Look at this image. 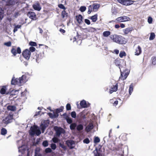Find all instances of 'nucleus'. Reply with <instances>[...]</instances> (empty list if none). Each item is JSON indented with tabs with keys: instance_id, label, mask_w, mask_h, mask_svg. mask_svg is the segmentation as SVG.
I'll use <instances>...</instances> for the list:
<instances>
[{
	"instance_id": "obj_1",
	"label": "nucleus",
	"mask_w": 156,
	"mask_h": 156,
	"mask_svg": "<svg viewBox=\"0 0 156 156\" xmlns=\"http://www.w3.org/2000/svg\"><path fill=\"white\" fill-rule=\"evenodd\" d=\"M122 62L126 66V61L124 59H116L115 60V64L116 66H119V69H120L121 73L120 76L119 77V79H121L122 80H126L129 75V71L128 69H126L125 70L122 72L121 69V67H122V66H121V63Z\"/></svg>"
},
{
	"instance_id": "obj_2",
	"label": "nucleus",
	"mask_w": 156,
	"mask_h": 156,
	"mask_svg": "<svg viewBox=\"0 0 156 156\" xmlns=\"http://www.w3.org/2000/svg\"><path fill=\"white\" fill-rule=\"evenodd\" d=\"M7 88L6 86H3L0 90V93L2 94L7 95V97L9 98H17V96L16 95L18 94V92L19 91V90H14L12 88H10L9 91H7Z\"/></svg>"
},
{
	"instance_id": "obj_3",
	"label": "nucleus",
	"mask_w": 156,
	"mask_h": 156,
	"mask_svg": "<svg viewBox=\"0 0 156 156\" xmlns=\"http://www.w3.org/2000/svg\"><path fill=\"white\" fill-rule=\"evenodd\" d=\"M110 38L113 40V41L120 44H125L126 43V39L121 36L117 35H111Z\"/></svg>"
},
{
	"instance_id": "obj_4",
	"label": "nucleus",
	"mask_w": 156,
	"mask_h": 156,
	"mask_svg": "<svg viewBox=\"0 0 156 156\" xmlns=\"http://www.w3.org/2000/svg\"><path fill=\"white\" fill-rule=\"evenodd\" d=\"M70 128L72 130L80 131L83 129V125L82 124H77L76 123L73 122L70 125Z\"/></svg>"
},
{
	"instance_id": "obj_5",
	"label": "nucleus",
	"mask_w": 156,
	"mask_h": 156,
	"mask_svg": "<svg viewBox=\"0 0 156 156\" xmlns=\"http://www.w3.org/2000/svg\"><path fill=\"white\" fill-rule=\"evenodd\" d=\"M13 120L15 121V119L13 118V114L10 113L7 116L2 120V122L4 124L7 125L12 122Z\"/></svg>"
},
{
	"instance_id": "obj_6",
	"label": "nucleus",
	"mask_w": 156,
	"mask_h": 156,
	"mask_svg": "<svg viewBox=\"0 0 156 156\" xmlns=\"http://www.w3.org/2000/svg\"><path fill=\"white\" fill-rule=\"evenodd\" d=\"M130 20V18L127 16H123L118 17L114 20L110 21L109 23L114 22L116 23H118L129 21Z\"/></svg>"
},
{
	"instance_id": "obj_7",
	"label": "nucleus",
	"mask_w": 156,
	"mask_h": 156,
	"mask_svg": "<svg viewBox=\"0 0 156 156\" xmlns=\"http://www.w3.org/2000/svg\"><path fill=\"white\" fill-rule=\"evenodd\" d=\"M54 129L55 131V135L57 136L60 137L62 134L66 133L65 130L61 127L56 126L54 127Z\"/></svg>"
},
{
	"instance_id": "obj_8",
	"label": "nucleus",
	"mask_w": 156,
	"mask_h": 156,
	"mask_svg": "<svg viewBox=\"0 0 156 156\" xmlns=\"http://www.w3.org/2000/svg\"><path fill=\"white\" fill-rule=\"evenodd\" d=\"M31 54V52L29 51L28 49H26L22 52V55L26 59L28 60L30 58Z\"/></svg>"
},
{
	"instance_id": "obj_9",
	"label": "nucleus",
	"mask_w": 156,
	"mask_h": 156,
	"mask_svg": "<svg viewBox=\"0 0 156 156\" xmlns=\"http://www.w3.org/2000/svg\"><path fill=\"white\" fill-rule=\"evenodd\" d=\"M102 146L100 144L97 147H96L95 150L93 152L94 154L95 155H103L101 153L102 152Z\"/></svg>"
},
{
	"instance_id": "obj_10",
	"label": "nucleus",
	"mask_w": 156,
	"mask_h": 156,
	"mask_svg": "<svg viewBox=\"0 0 156 156\" xmlns=\"http://www.w3.org/2000/svg\"><path fill=\"white\" fill-rule=\"evenodd\" d=\"M66 144L70 149L74 148L75 147V142L72 140H67L66 141Z\"/></svg>"
},
{
	"instance_id": "obj_11",
	"label": "nucleus",
	"mask_w": 156,
	"mask_h": 156,
	"mask_svg": "<svg viewBox=\"0 0 156 156\" xmlns=\"http://www.w3.org/2000/svg\"><path fill=\"white\" fill-rule=\"evenodd\" d=\"M12 47L11 50V52L13 56H15L16 54H20L21 53V50L20 47H18L16 49L13 46Z\"/></svg>"
},
{
	"instance_id": "obj_12",
	"label": "nucleus",
	"mask_w": 156,
	"mask_h": 156,
	"mask_svg": "<svg viewBox=\"0 0 156 156\" xmlns=\"http://www.w3.org/2000/svg\"><path fill=\"white\" fill-rule=\"evenodd\" d=\"M27 16L32 20H36L37 19L36 15L35 13L32 11H29L27 14Z\"/></svg>"
},
{
	"instance_id": "obj_13",
	"label": "nucleus",
	"mask_w": 156,
	"mask_h": 156,
	"mask_svg": "<svg viewBox=\"0 0 156 156\" xmlns=\"http://www.w3.org/2000/svg\"><path fill=\"white\" fill-rule=\"evenodd\" d=\"M77 118L78 119L81 120L86 118V115L84 111L79 113L77 115Z\"/></svg>"
},
{
	"instance_id": "obj_14",
	"label": "nucleus",
	"mask_w": 156,
	"mask_h": 156,
	"mask_svg": "<svg viewBox=\"0 0 156 156\" xmlns=\"http://www.w3.org/2000/svg\"><path fill=\"white\" fill-rule=\"evenodd\" d=\"M16 3L15 0H7L6 2L5 6L9 7L13 6Z\"/></svg>"
},
{
	"instance_id": "obj_15",
	"label": "nucleus",
	"mask_w": 156,
	"mask_h": 156,
	"mask_svg": "<svg viewBox=\"0 0 156 156\" xmlns=\"http://www.w3.org/2000/svg\"><path fill=\"white\" fill-rule=\"evenodd\" d=\"M75 18L78 23L80 25L83 23V17L81 14H79L78 15H76L75 16Z\"/></svg>"
},
{
	"instance_id": "obj_16",
	"label": "nucleus",
	"mask_w": 156,
	"mask_h": 156,
	"mask_svg": "<svg viewBox=\"0 0 156 156\" xmlns=\"http://www.w3.org/2000/svg\"><path fill=\"white\" fill-rule=\"evenodd\" d=\"M80 105L82 108H87L89 107L90 104L89 103H87L86 101L83 100L80 101Z\"/></svg>"
},
{
	"instance_id": "obj_17",
	"label": "nucleus",
	"mask_w": 156,
	"mask_h": 156,
	"mask_svg": "<svg viewBox=\"0 0 156 156\" xmlns=\"http://www.w3.org/2000/svg\"><path fill=\"white\" fill-rule=\"evenodd\" d=\"M11 84L12 85H20V81L18 78L15 79L14 76H13L11 81Z\"/></svg>"
},
{
	"instance_id": "obj_18",
	"label": "nucleus",
	"mask_w": 156,
	"mask_h": 156,
	"mask_svg": "<svg viewBox=\"0 0 156 156\" xmlns=\"http://www.w3.org/2000/svg\"><path fill=\"white\" fill-rule=\"evenodd\" d=\"M32 7L35 10L40 11L41 9V7L39 3H36L33 4Z\"/></svg>"
},
{
	"instance_id": "obj_19",
	"label": "nucleus",
	"mask_w": 156,
	"mask_h": 156,
	"mask_svg": "<svg viewBox=\"0 0 156 156\" xmlns=\"http://www.w3.org/2000/svg\"><path fill=\"white\" fill-rule=\"evenodd\" d=\"M134 1L132 0H124L122 5H130L133 4Z\"/></svg>"
},
{
	"instance_id": "obj_20",
	"label": "nucleus",
	"mask_w": 156,
	"mask_h": 156,
	"mask_svg": "<svg viewBox=\"0 0 156 156\" xmlns=\"http://www.w3.org/2000/svg\"><path fill=\"white\" fill-rule=\"evenodd\" d=\"M86 30L89 32H94L95 33L98 30H99L100 29L98 28L96 29L95 28L90 27L88 28H86Z\"/></svg>"
},
{
	"instance_id": "obj_21",
	"label": "nucleus",
	"mask_w": 156,
	"mask_h": 156,
	"mask_svg": "<svg viewBox=\"0 0 156 156\" xmlns=\"http://www.w3.org/2000/svg\"><path fill=\"white\" fill-rule=\"evenodd\" d=\"M98 14H96L93 16L89 17L88 18L92 20L93 22H95L98 19Z\"/></svg>"
},
{
	"instance_id": "obj_22",
	"label": "nucleus",
	"mask_w": 156,
	"mask_h": 156,
	"mask_svg": "<svg viewBox=\"0 0 156 156\" xmlns=\"http://www.w3.org/2000/svg\"><path fill=\"white\" fill-rule=\"evenodd\" d=\"M59 137L56 136H54L53 138L52 139V141L54 143H58V144L59 142H60V140L59 138Z\"/></svg>"
},
{
	"instance_id": "obj_23",
	"label": "nucleus",
	"mask_w": 156,
	"mask_h": 156,
	"mask_svg": "<svg viewBox=\"0 0 156 156\" xmlns=\"http://www.w3.org/2000/svg\"><path fill=\"white\" fill-rule=\"evenodd\" d=\"M141 52L142 51L141 48L140 46H138L137 48L136 49V51L135 52V54L136 55H139L141 53Z\"/></svg>"
},
{
	"instance_id": "obj_24",
	"label": "nucleus",
	"mask_w": 156,
	"mask_h": 156,
	"mask_svg": "<svg viewBox=\"0 0 156 156\" xmlns=\"http://www.w3.org/2000/svg\"><path fill=\"white\" fill-rule=\"evenodd\" d=\"M58 145L59 147H61V148L63 149V150L66 151L67 150V147L64 145L63 142H59L58 144Z\"/></svg>"
},
{
	"instance_id": "obj_25",
	"label": "nucleus",
	"mask_w": 156,
	"mask_h": 156,
	"mask_svg": "<svg viewBox=\"0 0 156 156\" xmlns=\"http://www.w3.org/2000/svg\"><path fill=\"white\" fill-rule=\"evenodd\" d=\"M35 132V134L37 136H39L41 133V132L40 128L37 127L36 128H34Z\"/></svg>"
},
{
	"instance_id": "obj_26",
	"label": "nucleus",
	"mask_w": 156,
	"mask_h": 156,
	"mask_svg": "<svg viewBox=\"0 0 156 156\" xmlns=\"http://www.w3.org/2000/svg\"><path fill=\"white\" fill-rule=\"evenodd\" d=\"M132 27H128L123 30L124 33L125 34H128L129 32L133 30Z\"/></svg>"
},
{
	"instance_id": "obj_27",
	"label": "nucleus",
	"mask_w": 156,
	"mask_h": 156,
	"mask_svg": "<svg viewBox=\"0 0 156 156\" xmlns=\"http://www.w3.org/2000/svg\"><path fill=\"white\" fill-rule=\"evenodd\" d=\"M4 12L2 7H0V21H1L4 18Z\"/></svg>"
},
{
	"instance_id": "obj_28",
	"label": "nucleus",
	"mask_w": 156,
	"mask_h": 156,
	"mask_svg": "<svg viewBox=\"0 0 156 156\" xmlns=\"http://www.w3.org/2000/svg\"><path fill=\"white\" fill-rule=\"evenodd\" d=\"M16 107L14 105H8L7 107V109L8 110L14 111L16 110Z\"/></svg>"
},
{
	"instance_id": "obj_29",
	"label": "nucleus",
	"mask_w": 156,
	"mask_h": 156,
	"mask_svg": "<svg viewBox=\"0 0 156 156\" xmlns=\"http://www.w3.org/2000/svg\"><path fill=\"white\" fill-rule=\"evenodd\" d=\"M14 27L13 30V32L15 33L16 31H17L18 30V29L19 28H20L21 27V25L17 24V25H14Z\"/></svg>"
},
{
	"instance_id": "obj_30",
	"label": "nucleus",
	"mask_w": 156,
	"mask_h": 156,
	"mask_svg": "<svg viewBox=\"0 0 156 156\" xmlns=\"http://www.w3.org/2000/svg\"><path fill=\"white\" fill-rule=\"evenodd\" d=\"M93 128V126L92 125L89 124L86 127L85 129L87 132H90Z\"/></svg>"
},
{
	"instance_id": "obj_31",
	"label": "nucleus",
	"mask_w": 156,
	"mask_h": 156,
	"mask_svg": "<svg viewBox=\"0 0 156 156\" xmlns=\"http://www.w3.org/2000/svg\"><path fill=\"white\" fill-rule=\"evenodd\" d=\"M61 16L62 18L65 17L67 18L68 16V13L65 10H63L62 12Z\"/></svg>"
},
{
	"instance_id": "obj_32",
	"label": "nucleus",
	"mask_w": 156,
	"mask_h": 156,
	"mask_svg": "<svg viewBox=\"0 0 156 156\" xmlns=\"http://www.w3.org/2000/svg\"><path fill=\"white\" fill-rule=\"evenodd\" d=\"M65 119L66 120L67 122L70 125L72 124L73 123V119L70 117H68L67 118H65Z\"/></svg>"
},
{
	"instance_id": "obj_33",
	"label": "nucleus",
	"mask_w": 156,
	"mask_h": 156,
	"mask_svg": "<svg viewBox=\"0 0 156 156\" xmlns=\"http://www.w3.org/2000/svg\"><path fill=\"white\" fill-rule=\"evenodd\" d=\"M111 34V32L109 31H104L103 33V35L104 37H108Z\"/></svg>"
},
{
	"instance_id": "obj_34",
	"label": "nucleus",
	"mask_w": 156,
	"mask_h": 156,
	"mask_svg": "<svg viewBox=\"0 0 156 156\" xmlns=\"http://www.w3.org/2000/svg\"><path fill=\"white\" fill-rule=\"evenodd\" d=\"M29 133L30 135L32 137L35 135V132L34 128H33L32 129V128L31 127L30 128V131H29Z\"/></svg>"
},
{
	"instance_id": "obj_35",
	"label": "nucleus",
	"mask_w": 156,
	"mask_h": 156,
	"mask_svg": "<svg viewBox=\"0 0 156 156\" xmlns=\"http://www.w3.org/2000/svg\"><path fill=\"white\" fill-rule=\"evenodd\" d=\"M7 133V130L5 128H2L1 129V134L2 135H5Z\"/></svg>"
},
{
	"instance_id": "obj_36",
	"label": "nucleus",
	"mask_w": 156,
	"mask_h": 156,
	"mask_svg": "<svg viewBox=\"0 0 156 156\" xmlns=\"http://www.w3.org/2000/svg\"><path fill=\"white\" fill-rule=\"evenodd\" d=\"M42 124L45 125L47 127L48 126L50 123V121L48 119L44 120L43 122L41 123Z\"/></svg>"
},
{
	"instance_id": "obj_37",
	"label": "nucleus",
	"mask_w": 156,
	"mask_h": 156,
	"mask_svg": "<svg viewBox=\"0 0 156 156\" xmlns=\"http://www.w3.org/2000/svg\"><path fill=\"white\" fill-rule=\"evenodd\" d=\"M39 150L36 149L35 151L34 156H42V154L39 153Z\"/></svg>"
},
{
	"instance_id": "obj_38",
	"label": "nucleus",
	"mask_w": 156,
	"mask_h": 156,
	"mask_svg": "<svg viewBox=\"0 0 156 156\" xmlns=\"http://www.w3.org/2000/svg\"><path fill=\"white\" fill-rule=\"evenodd\" d=\"M100 141V139L98 136H95L94 138V144H96Z\"/></svg>"
},
{
	"instance_id": "obj_39",
	"label": "nucleus",
	"mask_w": 156,
	"mask_h": 156,
	"mask_svg": "<svg viewBox=\"0 0 156 156\" xmlns=\"http://www.w3.org/2000/svg\"><path fill=\"white\" fill-rule=\"evenodd\" d=\"M93 9L94 10V9H97L98 10V9L100 7V4H98L95 3L93 4Z\"/></svg>"
},
{
	"instance_id": "obj_40",
	"label": "nucleus",
	"mask_w": 156,
	"mask_h": 156,
	"mask_svg": "<svg viewBox=\"0 0 156 156\" xmlns=\"http://www.w3.org/2000/svg\"><path fill=\"white\" fill-rule=\"evenodd\" d=\"M155 35L154 33L153 32H151L149 37V40H153L155 37Z\"/></svg>"
},
{
	"instance_id": "obj_41",
	"label": "nucleus",
	"mask_w": 156,
	"mask_h": 156,
	"mask_svg": "<svg viewBox=\"0 0 156 156\" xmlns=\"http://www.w3.org/2000/svg\"><path fill=\"white\" fill-rule=\"evenodd\" d=\"M29 45L32 47H37V44L36 42L32 41H30L29 42Z\"/></svg>"
},
{
	"instance_id": "obj_42",
	"label": "nucleus",
	"mask_w": 156,
	"mask_h": 156,
	"mask_svg": "<svg viewBox=\"0 0 156 156\" xmlns=\"http://www.w3.org/2000/svg\"><path fill=\"white\" fill-rule=\"evenodd\" d=\"M40 128L41 129V130L42 131V133H43L44 132L45 129L47 128L46 126L41 123V124L40 125Z\"/></svg>"
},
{
	"instance_id": "obj_43",
	"label": "nucleus",
	"mask_w": 156,
	"mask_h": 156,
	"mask_svg": "<svg viewBox=\"0 0 156 156\" xmlns=\"http://www.w3.org/2000/svg\"><path fill=\"white\" fill-rule=\"evenodd\" d=\"M133 89V83H132L129 85V94H131L132 93Z\"/></svg>"
},
{
	"instance_id": "obj_44",
	"label": "nucleus",
	"mask_w": 156,
	"mask_h": 156,
	"mask_svg": "<svg viewBox=\"0 0 156 156\" xmlns=\"http://www.w3.org/2000/svg\"><path fill=\"white\" fill-rule=\"evenodd\" d=\"M42 145L44 147H48V140H44L43 141L42 143Z\"/></svg>"
},
{
	"instance_id": "obj_45",
	"label": "nucleus",
	"mask_w": 156,
	"mask_h": 156,
	"mask_svg": "<svg viewBox=\"0 0 156 156\" xmlns=\"http://www.w3.org/2000/svg\"><path fill=\"white\" fill-rule=\"evenodd\" d=\"M126 55V53L124 51H121L119 54V56L121 58H122L123 56Z\"/></svg>"
},
{
	"instance_id": "obj_46",
	"label": "nucleus",
	"mask_w": 156,
	"mask_h": 156,
	"mask_svg": "<svg viewBox=\"0 0 156 156\" xmlns=\"http://www.w3.org/2000/svg\"><path fill=\"white\" fill-rule=\"evenodd\" d=\"M71 116L73 118H77V115L76 112L75 111H73L71 112L70 113Z\"/></svg>"
},
{
	"instance_id": "obj_47",
	"label": "nucleus",
	"mask_w": 156,
	"mask_h": 156,
	"mask_svg": "<svg viewBox=\"0 0 156 156\" xmlns=\"http://www.w3.org/2000/svg\"><path fill=\"white\" fill-rule=\"evenodd\" d=\"M113 87L111 88L113 89L115 92L116 91L118 90V83H116L115 85H113Z\"/></svg>"
},
{
	"instance_id": "obj_48",
	"label": "nucleus",
	"mask_w": 156,
	"mask_h": 156,
	"mask_svg": "<svg viewBox=\"0 0 156 156\" xmlns=\"http://www.w3.org/2000/svg\"><path fill=\"white\" fill-rule=\"evenodd\" d=\"M58 7L60 9H63V10L66 9V8L62 4H58Z\"/></svg>"
},
{
	"instance_id": "obj_49",
	"label": "nucleus",
	"mask_w": 156,
	"mask_h": 156,
	"mask_svg": "<svg viewBox=\"0 0 156 156\" xmlns=\"http://www.w3.org/2000/svg\"><path fill=\"white\" fill-rule=\"evenodd\" d=\"M50 147L51 150H55L57 147L55 143H52L50 145Z\"/></svg>"
},
{
	"instance_id": "obj_50",
	"label": "nucleus",
	"mask_w": 156,
	"mask_h": 156,
	"mask_svg": "<svg viewBox=\"0 0 156 156\" xmlns=\"http://www.w3.org/2000/svg\"><path fill=\"white\" fill-rule=\"evenodd\" d=\"M86 9V6H81L80 8V10L81 12H83Z\"/></svg>"
},
{
	"instance_id": "obj_51",
	"label": "nucleus",
	"mask_w": 156,
	"mask_h": 156,
	"mask_svg": "<svg viewBox=\"0 0 156 156\" xmlns=\"http://www.w3.org/2000/svg\"><path fill=\"white\" fill-rule=\"evenodd\" d=\"M45 153L48 154L52 152V150L51 149L50 147H48L45 149Z\"/></svg>"
},
{
	"instance_id": "obj_52",
	"label": "nucleus",
	"mask_w": 156,
	"mask_h": 156,
	"mask_svg": "<svg viewBox=\"0 0 156 156\" xmlns=\"http://www.w3.org/2000/svg\"><path fill=\"white\" fill-rule=\"evenodd\" d=\"M147 22L148 23L150 24H151L152 23L153 18L151 16H149L148 17Z\"/></svg>"
},
{
	"instance_id": "obj_53",
	"label": "nucleus",
	"mask_w": 156,
	"mask_h": 156,
	"mask_svg": "<svg viewBox=\"0 0 156 156\" xmlns=\"http://www.w3.org/2000/svg\"><path fill=\"white\" fill-rule=\"evenodd\" d=\"M66 108L67 111H69L71 110V107L69 103L67 104L66 106Z\"/></svg>"
},
{
	"instance_id": "obj_54",
	"label": "nucleus",
	"mask_w": 156,
	"mask_h": 156,
	"mask_svg": "<svg viewBox=\"0 0 156 156\" xmlns=\"http://www.w3.org/2000/svg\"><path fill=\"white\" fill-rule=\"evenodd\" d=\"M92 8L91 5H90L88 7V11L87 12V13L88 14H90L92 12Z\"/></svg>"
},
{
	"instance_id": "obj_55",
	"label": "nucleus",
	"mask_w": 156,
	"mask_h": 156,
	"mask_svg": "<svg viewBox=\"0 0 156 156\" xmlns=\"http://www.w3.org/2000/svg\"><path fill=\"white\" fill-rule=\"evenodd\" d=\"M64 108V107L63 106H61L60 108H58L56 109V110L57 112L58 113L60 112L63 110V109Z\"/></svg>"
},
{
	"instance_id": "obj_56",
	"label": "nucleus",
	"mask_w": 156,
	"mask_h": 156,
	"mask_svg": "<svg viewBox=\"0 0 156 156\" xmlns=\"http://www.w3.org/2000/svg\"><path fill=\"white\" fill-rule=\"evenodd\" d=\"M25 77V76L24 75H23L21 77H20L19 78V81H20V84H21L22 83H23V81L24 80V77Z\"/></svg>"
},
{
	"instance_id": "obj_57",
	"label": "nucleus",
	"mask_w": 156,
	"mask_h": 156,
	"mask_svg": "<svg viewBox=\"0 0 156 156\" xmlns=\"http://www.w3.org/2000/svg\"><path fill=\"white\" fill-rule=\"evenodd\" d=\"M83 142L84 143L88 144L90 143V141L88 138H87L83 140Z\"/></svg>"
},
{
	"instance_id": "obj_58",
	"label": "nucleus",
	"mask_w": 156,
	"mask_h": 156,
	"mask_svg": "<svg viewBox=\"0 0 156 156\" xmlns=\"http://www.w3.org/2000/svg\"><path fill=\"white\" fill-rule=\"evenodd\" d=\"M28 50L31 53V52H32L36 50V49L34 47L31 46L29 48V49Z\"/></svg>"
},
{
	"instance_id": "obj_59",
	"label": "nucleus",
	"mask_w": 156,
	"mask_h": 156,
	"mask_svg": "<svg viewBox=\"0 0 156 156\" xmlns=\"http://www.w3.org/2000/svg\"><path fill=\"white\" fill-rule=\"evenodd\" d=\"M4 45L7 47H10L11 45V42L10 41L5 42L4 43Z\"/></svg>"
},
{
	"instance_id": "obj_60",
	"label": "nucleus",
	"mask_w": 156,
	"mask_h": 156,
	"mask_svg": "<svg viewBox=\"0 0 156 156\" xmlns=\"http://www.w3.org/2000/svg\"><path fill=\"white\" fill-rule=\"evenodd\" d=\"M152 64L153 65H155L156 64V58H152Z\"/></svg>"
},
{
	"instance_id": "obj_61",
	"label": "nucleus",
	"mask_w": 156,
	"mask_h": 156,
	"mask_svg": "<svg viewBox=\"0 0 156 156\" xmlns=\"http://www.w3.org/2000/svg\"><path fill=\"white\" fill-rule=\"evenodd\" d=\"M85 23L87 25H89L90 24V20L88 19H85L84 20Z\"/></svg>"
},
{
	"instance_id": "obj_62",
	"label": "nucleus",
	"mask_w": 156,
	"mask_h": 156,
	"mask_svg": "<svg viewBox=\"0 0 156 156\" xmlns=\"http://www.w3.org/2000/svg\"><path fill=\"white\" fill-rule=\"evenodd\" d=\"M20 14L19 12H16L14 15L13 17L15 18H16L17 17L19 16L20 15Z\"/></svg>"
},
{
	"instance_id": "obj_63",
	"label": "nucleus",
	"mask_w": 156,
	"mask_h": 156,
	"mask_svg": "<svg viewBox=\"0 0 156 156\" xmlns=\"http://www.w3.org/2000/svg\"><path fill=\"white\" fill-rule=\"evenodd\" d=\"M27 92V90L25 89V90L23 92H22L21 93V97H24L25 96V93Z\"/></svg>"
},
{
	"instance_id": "obj_64",
	"label": "nucleus",
	"mask_w": 156,
	"mask_h": 156,
	"mask_svg": "<svg viewBox=\"0 0 156 156\" xmlns=\"http://www.w3.org/2000/svg\"><path fill=\"white\" fill-rule=\"evenodd\" d=\"M22 147H20L19 148V152H21L22 153H23L25 150V149H22Z\"/></svg>"
}]
</instances>
